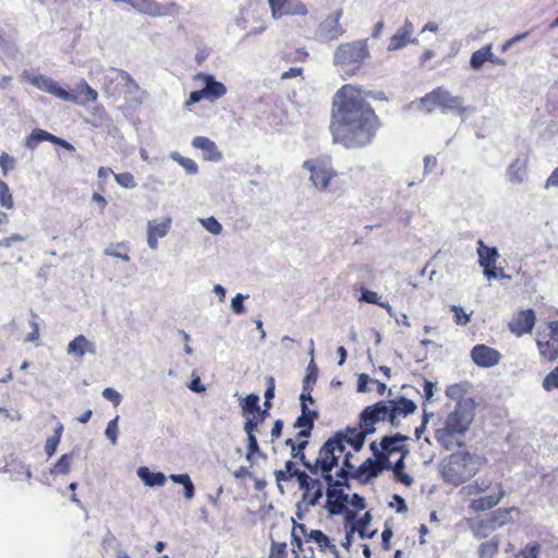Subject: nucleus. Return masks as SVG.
Segmentation results:
<instances>
[{"label": "nucleus", "mask_w": 558, "mask_h": 558, "mask_svg": "<svg viewBox=\"0 0 558 558\" xmlns=\"http://www.w3.org/2000/svg\"><path fill=\"white\" fill-rule=\"evenodd\" d=\"M341 450L335 447L329 454L324 452V442L313 460V465L310 466V474L322 477L327 485L326 507L332 514H339L345 509L348 495L344 494V488L349 487L350 478L366 483L377 477L383 471L389 470L377 454L376 441L369 445L373 458H367L360 464L356 453L361 449H354L347 441H341Z\"/></svg>", "instance_id": "obj_1"}, {"label": "nucleus", "mask_w": 558, "mask_h": 558, "mask_svg": "<svg viewBox=\"0 0 558 558\" xmlns=\"http://www.w3.org/2000/svg\"><path fill=\"white\" fill-rule=\"evenodd\" d=\"M381 121L362 90L351 84L343 85L332 99L329 130L332 142L347 149L371 145Z\"/></svg>", "instance_id": "obj_2"}, {"label": "nucleus", "mask_w": 558, "mask_h": 558, "mask_svg": "<svg viewBox=\"0 0 558 558\" xmlns=\"http://www.w3.org/2000/svg\"><path fill=\"white\" fill-rule=\"evenodd\" d=\"M386 421L390 423L387 402L379 401L373 405L366 407L360 414L359 427H347L336 432L325 441L324 452L326 451L331 454V450L335 449V447L341 450V441H347L349 445L353 446L354 449H362L366 436L375 433V424Z\"/></svg>", "instance_id": "obj_3"}, {"label": "nucleus", "mask_w": 558, "mask_h": 558, "mask_svg": "<svg viewBox=\"0 0 558 558\" xmlns=\"http://www.w3.org/2000/svg\"><path fill=\"white\" fill-rule=\"evenodd\" d=\"M486 463L483 454L459 450L445 460L441 473L447 483L458 486L477 474Z\"/></svg>", "instance_id": "obj_4"}, {"label": "nucleus", "mask_w": 558, "mask_h": 558, "mask_svg": "<svg viewBox=\"0 0 558 558\" xmlns=\"http://www.w3.org/2000/svg\"><path fill=\"white\" fill-rule=\"evenodd\" d=\"M473 420V407L459 402L454 410L447 415L442 427L436 429V440L447 450L460 445L459 438L469 430Z\"/></svg>", "instance_id": "obj_5"}, {"label": "nucleus", "mask_w": 558, "mask_h": 558, "mask_svg": "<svg viewBox=\"0 0 558 558\" xmlns=\"http://www.w3.org/2000/svg\"><path fill=\"white\" fill-rule=\"evenodd\" d=\"M32 82L39 89L47 92L63 101H70L84 107L88 104L97 102L98 99V93L84 80L71 89H65L59 86L52 78L43 75L35 76Z\"/></svg>", "instance_id": "obj_6"}, {"label": "nucleus", "mask_w": 558, "mask_h": 558, "mask_svg": "<svg viewBox=\"0 0 558 558\" xmlns=\"http://www.w3.org/2000/svg\"><path fill=\"white\" fill-rule=\"evenodd\" d=\"M487 490L489 495L472 498L469 502V510L474 513L483 512L496 507L506 496L502 483H496L486 478H478L462 487L461 492L466 497L477 496Z\"/></svg>", "instance_id": "obj_7"}, {"label": "nucleus", "mask_w": 558, "mask_h": 558, "mask_svg": "<svg viewBox=\"0 0 558 558\" xmlns=\"http://www.w3.org/2000/svg\"><path fill=\"white\" fill-rule=\"evenodd\" d=\"M275 477L278 483L290 482L292 478H296L299 487L303 493V500L310 506H315L323 497L324 480L319 476L311 477L305 471L298 469L291 460L284 463V470L275 471Z\"/></svg>", "instance_id": "obj_8"}, {"label": "nucleus", "mask_w": 558, "mask_h": 558, "mask_svg": "<svg viewBox=\"0 0 558 558\" xmlns=\"http://www.w3.org/2000/svg\"><path fill=\"white\" fill-rule=\"evenodd\" d=\"M318 417V413L311 410L307 404H302V413L296 418L294 427L300 428L295 439L287 438L284 444L290 448L292 459L299 460L305 469L310 472V466L313 465V460H307L304 453L308 445L307 438L311 436L314 428V421Z\"/></svg>", "instance_id": "obj_9"}, {"label": "nucleus", "mask_w": 558, "mask_h": 558, "mask_svg": "<svg viewBox=\"0 0 558 558\" xmlns=\"http://www.w3.org/2000/svg\"><path fill=\"white\" fill-rule=\"evenodd\" d=\"M302 167L310 172V182L319 192L333 193L342 190L341 186L336 185L339 172L333 168L329 156L307 159Z\"/></svg>", "instance_id": "obj_10"}, {"label": "nucleus", "mask_w": 558, "mask_h": 558, "mask_svg": "<svg viewBox=\"0 0 558 558\" xmlns=\"http://www.w3.org/2000/svg\"><path fill=\"white\" fill-rule=\"evenodd\" d=\"M369 58L367 39H360L338 46L333 53V63L337 66L361 65Z\"/></svg>", "instance_id": "obj_11"}, {"label": "nucleus", "mask_w": 558, "mask_h": 558, "mask_svg": "<svg viewBox=\"0 0 558 558\" xmlns=\"http://www.w3.org/2000/svg\"><path fill=\"white\" fill-rule=\"evenodd\" d=\"M408 439L407 436L398 433L392 436L383 437L379 444H377V454L389 470L393 461H404L409 454V448L405 445Z\"/></svg>", "instance_id": "obj_12"}, {"label": "nucleus", "mask_w": 558, "mask_h": 558, "mask_svg": "<svg viewBox=\"0 0 558 558\" xmlns=\"http://www.w3.org/2000/svg\"><path fill=\"white\" fill-rule=\"evenodd\" d=\"M536 345L546 362L553 363L558 359V320H549L538 329Z\"/></svg>", "instance_id": "obj_13"}, {"label": "nucleus", "mask_w": 558, "mask_h": 558, "mask_svg": "<svg viewBox=\"0 0 558 558\" xmlns=\"http://www.w3.org/2000/svg\"><path fill=\"white\" fill-rule=\"evenodd\" d=\"M513 512H519V510L515 507L498 508L487 518L477 521L472 529L475 537L484 538L488 535L489 532L513 523Z\"/></svg>", "instance_id": "obj_14"}, {"label": "nucleus", "mask_w": 558, "mask_h": 558, "mask_svg": "<svg viewBox=\"0 0 558 558\" xmlns=\"http://www.w3.org/2000/svg\"><path fill=\"white\" fill-rule=\"evenodd\" d=\"M501 546V536L495 535L480 544L477 553L480 558H517L515 546L512 542L507 541Z\"/></svg>", "instance_id": "obj_15"}, {"label": "nucleus", "mask_w": 558, "mask_h": 558, "mask_svg": "<svg viewBox=\"0 0 558 558\" xmlns=\"http://www.w3.org/2000/svg\"><path fill=\"white\" fill-rule=\"evenodd\" d=\"M133 9L141 14L155 17L175 16L181 12L175 2L159 3L156 0H135Z\"/></svg>", "instance_id": "obj_16"}, {"label": "nucleus", "mask_w": 558, "mask_h": 558, "mask_svg": "<svg viewBox=\"0 0 558 558\" xmlns=\"http://www.w3.org/2000/svg\"><path fill=\"white\" fill-rule=\"evenodd\" d=\"M536 324V314L534 310H520L513 314L507 326L509 331L515 337H522L533 331Z\"/></svg>", "instance_id": "obj_17"}, {"label": "nucleus", "mask_w": 558, "mask_h": 558, "mask_svg": "<svg viewBox=\"0 0 558 558\" xmlns=\"http://www.w3.org/2000/svg\"><path fill=\"white\" fill-rule=\"evenodd\" d=\"M197 77L203 78L205 81V87L192 92L190 94L189 100L186 101V105L196 104L204 98L215 100L222 97L226 94L227 89L225 85L220 82L215 81L213 76H202L201 74H198Z\"/></svg>", "instance_id": "obj_18"}, {"label": "nucleus", "mask_w": 558, "mask_h": 558, "mask_svg": "<svg viewBox=\"0 0 558 558\" xmlns=\"http://www.w3.org/2000/svg\"><path fill=\"white\" fill-rule=\"evenodd\" d=\"M341 15L342 9H338L318 25L315 36L319 41L336 40L344 33L339 23Z\"/></svg>", "instance_id": "obj_19"}, {"label": "nucleus", "mask_w": 558, "mask_h": 558, "mask_svg": "<svg viewBox=\"0 0 558 558\" xmlns=\"http://www.w3.org/2000/svg\"><path fill=\"white\" fill-rule=\"evenodd\" d=\"M477 245L478 263L484 269V275L488 279L497 278L499 272H502V268L498 269L496 267L497 257L499 256L497 248L485 245L483 240H478Z\"/></svg>", "instance_id": "obj_20"}, {"label": "nucleus", "mask_w": 558, "mask_h": 558, "mask_svg": "<svg viewBox=\"0 0 558 558\" xmlns=\"http://www.w3.org/2000/svg\"><path fill=\"white\" fill-rule=\"evenodd\" d=\"M470 355L473 363L482 368L496 366L501 360L500 352L487 344L474 345Z\"/></svg>", "instance_id": "obj_21"}, {"label": "nucleus", "mask_w": 558, "mask_h": 558, "mask_svg": "<svg viewBox=\"0 0 558 558\" xmlns=\"http://www.w3.org/2000/svg\"><path fill=\"white\" fill-rule=\"evenodd\" d=\"M41 142H50V143L59 145L68 150L74 149L73 145L70 144L69 142H66L65 140L58 137V136L49 133L48 131L38 129V128L34 129L32 131V133L26 137L25 147L31 150H34L38 147V145Z\"/></svg>", "instance_id": "obj_22"}, {"label": "nucleus", "mask_w": 558, "mask_h": 558, "mask_svg": "<svg viewBox=\"0 0 558 558\" xmlns=\"http://www.w3.org/2000/svg\"><path fill=\"white\" fill-rule=\"evenodd\" d=\"M296 527L306 543H314L319 551L324 554H336V545L331 543L330 538L323 531L311 530L307 532L304 524H298Z\"/></svg>", "instance_id": "obj_23"}, {"label": "nucleus", "mask_w": 558, "mask_h": 558, "mask_svg": "<svg viewBox=\"0 0 558 558\" xmlns=\"http://www.w3.org/2000/svg\"><path fill=\"white\" fill-rule=\"evenodd\" d=\"M413 31V23L409 19H407L403 25L400 28H398L397 32L391 36L387 49L389 51H395L404 48L409 44H416L417 39L411 37Z\"/></svg>", "instance_id": "obj_24"}, {"label": "nucleus", "mask_w": 558, "mask_h": 558, "mask_svg": "<svg viewBox=\"0 0 558 558\" xmlns=\"http://www.w3.org/2000/svg\"><path fill=\"white\" fill-rule=\"evenodd\" d=\"M436 93L438 99V108L442 112L452 111L462 116L468 111V108L463 106L461 97L451 96L450 93L442 87H437Z\"/></svg>", "instance_id": "obj_25"}, {"label": "nucleus", "mask_w": 558, "mask_h": 558, "mask_svg": "<svg viewBox=\"0 0 558 558\" xmlns=\"http://www.w3.org/2000/svg\"><path fill=\"white\" fill-rule=\"evenodd\" d=\"M387 408L390 415V424L395 425L398 416H408L409 414L414 413L417 407L414 401L400 397L396 400L389 401L387 403Z\"/></svg>", "instance_id": "obj_26"}, {"label": "nucleus", "mask_w": 558, "mask_h": 558, "mask_svg": "<svg viewBox=\"0 0 558 558\" xmlns=\"http://www.w3.org/2000/svg\"><path fill=\"white\" fill-rule=\"evenodd\" d=\"M171 219L166 218L160 222L149 221L147 228V243L151 250L158 247V239L163 238L170 230Z\"/></svg>", "instance_id": "obj_27"}, {"label": "nucleus", "mask_w": 558, "mask_h": 558, "mask_svg": "<svg viewBox=\"0 0 558 558\" xmlns=\"http://www.w3.org/2000/svg\"><path fill=\"white\" fill-rule=\"evenodd\" d=\"M68 354L82 359L86 353L95 354L94 344L83 335L76 336L66 348Z\"/></svg>", "instance_id": "obj_28"}, {"label": "nucleus", "mask_w": 558, "mask_h": 558, "mask_svg": "<svg viewBox=\"0 0 558 558\" xmlns=\"http://www.w3.org/2000/svg\"><path fill=\"white\" fill-rule=\"evenodd\" d=\"M195 148L202 149L205 153V159L219 160L221 153L218 151L216 144L205 136H196L192 142Z\"/></svg>", "instance_id": "obj_29"}, {"label": "nucleus", "mask_w": 558, "mask_h": 558, "mask_svg": "<svg viewBox=\"0 0 558 558\" xmlns=\"http://www.w3.org/2000/svg\"><path fill=\"white\" fill-rule=\"evenodd\" d=\"M353 290L361 292V295L357 299L360 302L378 305L390 313L391 305L388 302H381L380 296L375 291H371V290L364 288L363 286H361V287L354 286Z\"/></svg>", "instance_id": "obj_30"}, {"label": "nucleus", "mask_w": 558, "mask_h": 558, "mask_svg": "<svg viewBox=\"0 0 558 558\" xmlns=\"http://www.w3.org/2000/svg\"><path fill=\"white\" fill-rule=\"evenodd\" d=\"M138 477L149 487L162 486L166 483V476L161 472H151L146 466H141L137 470Z\"/></svg>", "instance_id": "obj_31"}, {"label": "nucleus", "mask_w": 558, "mask_h": 558, "mask_svg": "<svg viewBox=\"0 0 558 558\" xmlns=\"http://www.w3.org/2000/svg\"><path fill=\"white\" fill-rule=\"evenodd\" d=\"M526 174V161L515 159L508 168L509 180L512 183H522Z\"/></svg>", "instance_id": "obj_32"}, {"label": "nucleus", "mask_w": 558, "mask_h": 558, "mask_svg": "<svg viewBox=\"0 0 558 558\" xmlns=\"http://www.w3.org/2000/svg\"><path fill=\"white\" fill-rule=\"evenodd\" d=\"M74 453H64L62 454L58 461L51 468V474L53 475H65L70 472L71 464L73 461Z\"/></svg>", "instance_id": "obj_33"}, {"label": "nucleus", "mask_w": 558, "mask_h": 558, "mask_svg": "<svg viewBox=\"0 0 558 558\" xmlns=\"http://www.w3.org/2000/svg\"><path fill=\"white\" fill-rule=\"evenodd\" d=\"M307 8L306 5L299 0H287L284 5L282 7V11L280 13V17L283 15H306Z\"/></svg>", "instance_id": "obj_34"}, {"label": "nucleus", "mask_w": 558, "mask_h": 558, "mask_svg": "<svg viewBox=\"0 0 558 558\" xmlns=\"http://www.w3.org/2000/svg\"><path fill=\"white\" fill-rule=\"evenodd\" d=\"M405 464L404 461H393V464L390 470L393 472V478L396 482H399L405 486H411L413 483V478L404 471Z\"/></svg>", "instance_id": "obj_35"}, {"label": "nucleus", "mask_w": 558, "mask_h": 558, "mask_svg": "<svg viewBox=\"0 0 558 558\" xmlns=\"http://www.w3.org/2000/svg\"><path fill=\"white\" fill-rule=\"evenodd\" d=\"M489 58H493L492 46L487 45L472 53L470 65L473 69H478L484 64L485 61H488Z\"/></svg>", "instance_id": "obj_36"}, {"label": "nucleus", "mask_w": 558, "mask_h": 558, "mask_svg": "<svg viewBox=\"0 0 558 558\" xmlns=\"http://www.w3.org/2000/svg\"><path fill=\"white\" fill-rule=\"evenodd\" d=\"M107 256L120 258L124 262H130L129 245L125 242L112 244L110 247L105 250Z\"/></svg>", "instance_id": "obj_37"}, {"label": "nucleus", "mask_w": 558, "mask_h": 558, "mask_svg": "<svg viewBox=\"0 0 558 558\" xmlns=\"http://www.w3.org/2000/svg\"><path fill=\"white\" fill-rule=\"evenodd\" d=\"M418 108L421 111L425 113H430L435 109L438 108V99H437V93L436 88L432 90L430 93H427L425 96L420 98L418 100Z\"/></svg>", "instance_id": "obj_38"}, {"label": "nucleus", "mask_w": 558, "mask_h": 558, "mask_svg": "<svg viewBox=\"0 0 558 558\" xmlns=\"http://www.w3.org/2000/svg\"><path fill=\"white\" fill-rule=\"evenodd\" d=\"M418 108L421 111L425 113H430L435 109L438 108V99H437V93L436 88L432 90L430 93H427L425 96L420 98L418 100Z\"/></svg>", "instance_id": "obj_39"}, {"label": "nucleus", "mask_w": 558, "mask_h": 558, "mask_svg": "<svg viewBox=\"0 0 558 558\" xmlns=\"http://www.w3.org/2000/svg\"><path fill=\"white\" fill-rule=\"evenodd\" d=\"M170 480L184 486V497L186 499H192L194 497L195 488L187 474H171Z\"/></svg>", "instance_id": "obj_40"}, {"label": "nucleus", "mask_w": 558, "mask_h": 558, "mask_svg": "<svg viewBox=\"0 0 558 558\" xmlns=\"http://www.w3.org/2000/svg\"><path fill=\"white\" fill-rule=\"evenodd\" d=\"M63 432V425L61 423H58L57 427L54 428V433L52 436H50L45 444V452L48 457H52L57 450V447L60 442L61 435Z\"/></svg>", "instance_id": "obj_41"}, {"label": "nucleus", "mask_w": 558, "mask_h": 558, "mask_svg": "<svg viewBox=\"0 0 558 558\" xmlns=\"http://www.w3.org/2000/svg\"><path fill=\"white\" fill-rule=\"evenodd\" d=\"M243 414H252L258 412L259 397L255 393H250L240 402Z\"/></svg>", "instance_id": "obj_42"}, {"label": "nucleus", "mask_w": 558, "mask_h": 558, "mask_svg": "<svg viewBox=\"0 0 558 558\" xmlns=\"http://www.w3.org/2000/svg\"><path fill=\"white\" fill-rule=\"evenodd\" d=\"M369 520V514L365 513L364 517L359 519L351 529H354V532L356 531L362 538H372L375 531L368 532Z\"/></svg>", "instance_id": "obj_43"}, {"label": "nucleus", "mask_w": 558, "mask_h": 558, "mask_svg": "<svg viewBox=\"0 0 558 558\" xmlns=\"http://www.w3.org/2000/svg\"><path fill=\"white\" fill-rule=\"evenodd\" d=\"M541 554V545L536 542L526 544L519 551L515 549L517 558H538Z\"/></svg>", "instance_id": "obj_44"}, {"label": "nucleus", "mask_w": 558, "mask_h": 558, "mask_svg": "<svg viewBox=\"0 0 558 558\" xmlns=\"http://www.w3.org/2000/svg\"><path fill=\"white\" fill-rule=\"evenodd\" d=\"M283 58L290 63H303L310 58V53L303 48H296L291 51L284 52Z\"/></svg>", "instance_id": "obj_45"}, {"label": "nucleus", "mask_w": 558, "mask_h": 558, "mask_svg": "<svg viewBox=\"0 0 558 558\" xmlns=\"http://www.w3.org/2000/svg\"><path fill=\"white\" fill-rule=\"evenodd\" d=\"M0 205L4 208L11 209L14 206L13 197L9 185L0 180Z\"/></svg>", "instance_id": "obj_46"}, {"label": "nucleus", "mask_w": 558, "mask_h": 558, "mask_svg": "<svg viewBox=\"0 0 558 558\" xmlns=\"http://www.w3.org/2000/svg\"><path fill=\"white\" fill-rule=\"evenodd\" d=\"M288 545L286 542L271 541L268 558H287Z\"/></svg>", "instance_id": "obj_47"}, {"label": "nucleus", "mask_w": 558, "mask_h": 558, "mask_svg": "<svg viewBox=\"0 0 558 558\" xmlns=\"http://www.w3.org/2000/svg\"><path fill=\"white\" fill-rule=\"evenodd\" d=\"M173 160H175L180 166H182L184 168V170L189 173V174H195L197 173L198 171V166L197 163L191 159V158H186V157H182L180 156L179 154H175L173 155Z\"/></svg>", "instance_id": "obj_48"}, {"label": "nucleus", "mask_w": 558, "mask_h": 558, "mask_svg": "<svg viewBox=\"0 0 558 558\" xmlns=\"http://www.w3.org/2000/svg\"><path fill=\"white\" fill-rule=\"evenodd\" d=\"M542 386L546 391L558 389V366L544 377Z\"/></svg>", "instance_id": "obj_49"}, {"label": "nucleus", "mask_w": 558, "mask_h": 558, "mask_svg": "<svg viewBox=\"0 0 558 558\" xmlns=\"http://www.w3.org/2000/svg\"><path fill=\"white\" fill-rule=\"evenodd\" d=\"M114 179L119 185L125 189H133L135 187L136 183L134 180V177L130 172H121V173H114Z\"/></svg>", "instance_id": "obj_50"}, {"label": "nucleus", "mask_w": 558, "mask_h": 558, "mask_svg": "<svg viewBox=\"0 0 558 558\" xmlns=\"http://www.w3.org/2000/svg\"><path fill=\"white\" fill-rule=\"evenodd\" d=\"M316 380H317V367H316L314 361H311V363L308 364V367H307V374L303 380V386L311 385L313 387V385L316 383Z\"/></svg>", "instance_id": "obj_51"}, {"label": "nucleus", "mask_w": 558, "mask_h": 558, "mask_svg": "<svg viewBox=\"0 0 558 558\" xmlns=\"http://www.w3.org/2000/svg\"><path fill=\"white\" fill-rule=\"evenodd\" d=\"M106 436L111 440L112 444L117 441L118 438V417L111 420L106 427Z\"/></svg>", "instance_id": "obj_52"}, {"label": "nucleus", "mask_w": 558, "mask_h": 558, "mask_svg": "<svg viewBox=\"0 0 558 558\" xmlns=\"http://www.w3.org/2000/svg\"><path fill=\"white\" fill-rule=\"evenodd\" d=\"M260 452L256 436L247 437L246 459L251 460L255 454Z\"/></svg>", "instance_id": "obj_53"}, {"label": "nucleus", "mask_w": 558, "mask_h": 558, "mask_svg": "<svg viewBox=\"0 0 558 558\" xmlns=\"http://www.w3.org/2000/svg\"><path fill=\"white\" fill-rule=\"evenodd\" d=\"M25 239L26 238L21 234L13 233L10 236L0 239V247H10L15 243L24 242Z\"/></svg>", "instance_id": "obj_54"}, {"label": "nucleus", "mask_w": 558, "mask_h": 558, "mask_svg": "<svg viewBox=\"0 0 558 558\" xmlns=\"http://www.w3.org/2000/svg\"><path fill=\"white\" fill-rule=\"evenodd\" d=\"M203 226L213 234H219L222 230L221 225L214 217L203 220Z\"/></svg>", "instance_id": "obj_55"}, {"label": "nucleus", "mask_w": 558, "mask_h": 558, "mask_svg": "<svg viewBox=\"0 0 558 558\" xmlns=\"http://www.w3.org/2000/svg\"><path fill=\"white\" fill-rule=\"evenodd\" d=\"M102 396L105 399L111 401L114 407H118L121 403V396L113 388H105L102 391Z\"/></svg>", "instance_id": "obj_56"}, {"label": "nucleus", "mask_w": 558, "mask_h": 558, "mask_svg": "<svg viewBox=\"0 0 558 558\" xmlns=\"http://www.w3.org/2000/svg\"><path fill=\"white\" fill-rule=\"evenodd\" d=\"M454 313V322L458 325H466L470 322V315H468L461 307L452 306Z\"/></svg>", "instance_id": "obj_57"}, {"label": "nucleus", "mask_w": 558, "mask_h": 558, "mask_svg": "<svg viewBox=\"0 0 558 558\" xmlns=\"http://www.w3.org/2000/svg\"><path fill=\"white\" fill-rule=\"evenodd\" d=\"M14 166V159L9 156L7 153H2L0 155V167L2 169L3 174L5 175L10 169Z\"/></svg>", "instance_id": "obj_58"}, {"label": "nucleus", "mask_w": 558, "mask_h": 558, "mask_svg": "<svg viewBox=\"0 0 558 558\" xmlns=\"http://www.w3.org/2000/svg\"><path fill=\"white\" fill-rule=\"evenodd\" d=\"M95 106L93 107V117L95 118L96 121L98 122H102L105 120L108 119V114L106 112V109L105 107L101 105V104H98V102H94Z\"/></svg>", "instance_id": "obj_59"}, {"label": "nucleus", "mask_w": 558, "mask_h": 558, "mask_svg": "<svg viewBox=\"0 0 558 558\" xmlns=\"http://www.w3.org/2000/svg\"><path fill=\"white\" fill-rule=\"evenodd\" d=\"M296 526H298V524L294 523L293 531H292V542H291L292 546L294 547L293 548L294 554L295 553L299 554V551L303 550L302 537L296 534V531H299V529Z\"/></svg>", "instance_id": "obj_60"}, {"label": "nucleus", "mask_w": 558, "mask_h": 558, "mask_svg": "<svg viewBox=\"0 0 558 558\" xmlns=\"http://www.w3.org/2000/svg\"><path fill=\"white\" fill-rule=\"evenodd\" d=\"M391 537H392V530H391V527L386 526L385 530L381 533V548H383V550H385V551L390 550V548H391V545H390Z\"/></svg>", "instance_id": "obj_61"}, {"label": "nucleus", "mask_w": 558, "mask_h": 558, "mask_svg": "<svg viewBox=\"0 0 558 558\" xmlns=\"http://www.w3.org/2000/svg\"><path fill=\"white\" fill-rule=\"evenodd\" d=\"M286 1L287 0H268L269 7L271 9V14L275 19L280 17V13Z\"/></svg>", "instance_id": "obj_62"}, {"label": "nucleus", "mask_w": 558, "mask_h": 558, "mask_svg": "<svg viewBox=\"0 0 558 558\" xmlns=\"http://www.w3.org/2000/svg\"><path fill=\"white\" fill-rule=\"evenodd\" d=\"M244 296L242 294H236L232 301H231V307L234 313L242 314L244 313V305H243Z\"/></svg>", "instance_id": "obj_63"}, {"label": "nucleus", "mask_w": 558, "mask_h": 558, "mask_svg": "<svg viewBox=\"0 0 558 558\" xmlns=\"http://www.w3.org/2000/svg\"><path fill=\"white\" fill-rule=\"evenodd\" d=\"M435 384L428 379H423L424 401H429L434 396Z\"/></svg>", "instance_id": "obj_64"}]
</instances>
